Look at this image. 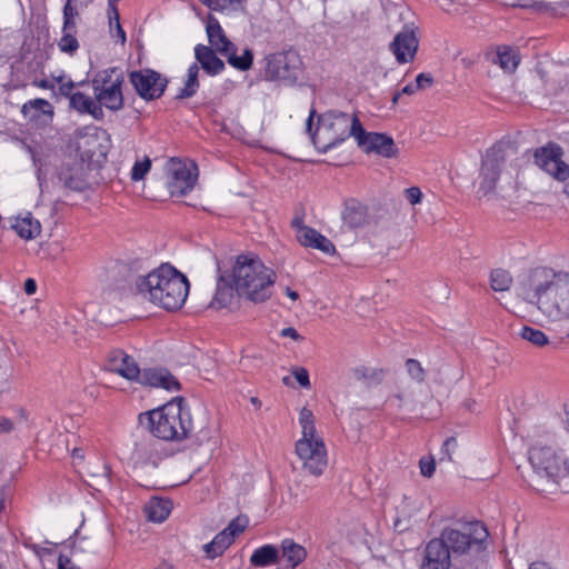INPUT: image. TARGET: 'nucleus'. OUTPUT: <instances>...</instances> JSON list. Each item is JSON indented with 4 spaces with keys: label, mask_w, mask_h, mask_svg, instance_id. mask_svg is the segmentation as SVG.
<instances>
[{
    "label": "nucleus",
    "mask_w": 569,
    "mask_h": 569,
    "mask_svg": "<svg viewBox=\"0 0 569 569\" xmlns=\"http://www.w3.org/2000/svg\"><path fill=\"white\" fill-rule=\"evenodd\" d=\"M526 286L528 301L547 322L569 321V272L537 267L530 270Z\"/></svg>",
    "instance_id": "nucleus-1"
},
{
    "label": "nucleus",
    "mask_w": 569,
    "mask_h": 569,
    "mask_svg": "<svg viewBox=\"0 0 569 569\" xmlns=\"http://www.w3.org/2000/svg\"><path fill=\"white\" fill-rule=\"evenodd\" d=\"M187 277L169 263L137 276L132 290L143 300L167 311H177L184 305L189 293Z\"/></svg>",
    "instance_id": "nucleus-2"
},
{
    "label": "nucleus",
    "mask_w": 569,
    "mask_h": 569,
    "mask_svg": "<svg viewBox=\"0 0 569 569\" xmlns=\"http://www.w3.org/2000/svg\"><path fill=\"white\" fill-rule=\"evenodd\" d=\"M277 274L254 254H240L232 268V283L239 297L264 302L271 297Z\"/></svg>",
    "instance_id": "nucleus-3"
},
{
    "label": "nucleus",
    "mask_w": 569,
    "mask_h": 569,
    "mask_svg": "<svg viewBox=\"0 0 569 569\" xmlns=\"http://www.w3.org/2000/svg\"><path fill=\"white\" fill-rule=\"evenodd\" d=\"M139 421L156 438L162 440H182L192 431V419L182 400L169 401L166 405L140 413Z\"/></svg>",
    "instance_id": "nucleus-4"
},
{
    "label": "nucleus",
    "mask_w": 569,
    "mask_h": 569,
    "mask_svg": "<svg viewBox=\"0 0 569 569\" xmlns=\"http://www.w3.org/2000/svg\"><path fill=\"white\" fill-rule=\"evenodd\" d=\"M437 538L456 562H462L478 558L487 549L489 532L476 520L445 527Z\"/></svg>",
    "instance_id": "nucleus-5"
},
{
    "label": "nucleus",
    "mask_w": 569,
    "mask_h": 569,
    "mask_svg": "<svg viewBox=\"0 0 569 569\" xmlns=\"http://www.w3.org/2000/svg\"><path fill=\"white\" fill-rule=\"evenodd\" d=\"M299 425L301 438L295 443V453L305 471L313 477H320L328 467V452L322 437L316 429L315 415L307 407L299 412Z\"/></svg>",
    "instance_id": "nucleus-6"
},
{
    "label": "nucleus",
    "mask_w": 569,
    "mask_h": 569,
    "mask_svg": "<svg viewBox=\"0 0 569 569\" xmlns=\"http://www.w3.org/2000/svg\"><path fill=\"white\" fill-rule=\"evenodd\" d=\"M361 122L353 114L328 111L318 118V126L312 133V142L318 151L325 153L343 142L349 137L358 134Z\"/></svg>",
    "instance_id": "nucleus-7"
},
{
    "label": "nucleus",
    "mask_w": 569,
    "mask_h": 569,
    "mask_svg": "<svg viewBox=\"0 0 569 569\" xmlns=\"http://www.w3.org/2000/svg\"><path fill=\"white\" fill-rule=\"evenodd\" d=\"M206 32L210 48L227 58L234 69L248 71L253 64V51L246 48L241 56H237V47L228 39L218 19L209 13L206 19Z\"/></svg>",
    "instance_id": "nucleus-8"
},
{
    "label": "nucleus",
    "mask_w": 569,
    "mask_h": 569,
    "mask_svg": "<svg viewBox=\"0 0 569 569\" xmlns=\"http://www.w3.org/2000/svg\"><path fill=\"white\" fill-rule=\"evenodd\" d=\"M511 153H513L512 147L505 141H499L487 150L479 174V192L483 196L496 190L497 182Z\"/></svg>",
    "instance_id": "nucleus-9"
},
{
    "label": "nucleus",
    "mask_w": 569,
    "mask_h": 569,
    "mask_svg": "<svg viewBox=\"0 0 569 569\" xmlns=\"http://www.w3.org/2000/svg\"><path fill=\"white\" fill-rule=\"evenodd\" d=\"M123 73L118 68L99 71L92 79L96 100L100 107L118 111L123 107Z\"/></svg>",
    "instance_id": "nucleus-10"
},
{
    "label": "nucleus",
    "mask_w": 569,
    "mask_h": 569,
    "mask_svg": "<svg viewBox=\"0 0 569 569\" xmlns=\"http://www.w3.org/2000/svg\"><path fill=\"white\" fill-rule=\"evenodd\" d=\"M264 80L293 84L301 72L302 61L295 50L270 53L264 58Z\"/></svg>",
    "instance_id": "nucleus-11"
},
{
    "label": "nucleus",
    "mask_w": 569,
    "mask_h": 569,
    "mask_svg": "<svg viewBox=\"0 0 569 569\" xmlns=\"http://www.w3.org/2000/svg\"><path fill=\"white\" fill-rule=\"evenodd\" d=\"M532 162L541 171L558 181L569 179V164L563 160L562 147L553 141L538 147L531 151Z\"/></svg>",
    "instance_id": "nucleus-12"
},
{
    "label": "nucleus",
    "mask_w": 569,
    "mask_h": 569,
    "mask_svg": "<svg viewBox=\"0 0 569 569\" xmlns=\"http://www.w3.org/2000/svg\"><path fill=\"white\" fill-rule=\"evenodd\" d=\"M129 80L138 96L146 101L159 99L168 84L167 78L152 69L132 71Z\"/></svg>",
    "instance_id": "nucleus-13"
},
{
    "label": "nucleus",
    "mask_w": 569,
    "mask_h": 569,
    "mask_svg": "<svg viewBox=\"0 0 569 569\" xmlns=\"http://www.w3.org/2000/svg\"><path fill=\"white\" fill-rule=\"evenodd\" d=\"M197 179L198 168L194 163L186 164L180 160H170L168 189L171 196L181 197L190 192Z\"/></svg>",
    "instance_id": "nucleus-14"
},
{
    "label": "nucleus",
    "mask_w": 569,
    "mask_h": 569,
    "mask_svg": "<svg viewBox=\"0 0 569 569\" xmlns=\"http://www.w3.org/2000/svg\"><path fill=\"white\" fill-rule=\"evenodd\" d=\"M418 27L411 22L403 26L389 44L398 63L412 62L419 48Z\"/></svg>",
    "instance_id": "nucleus-15"
},
{
    "label": "nucleus",
    "mask_w": 569,
    "mask_h": 569,
    "mask_svg": "<svg viewBox=\"0 0 569 569\" xmlns=\"http://www.w3.org/2000/svg\"><path fill=\"white\" fill-rule=\"evenodd\" d=\"M356 141L367 153L373 152L385 158H395L399 153V149L390 136L379 132H366L362 126L358 127Z\"/></svg>",
    "instance_id": "nucleus-16"
},
{
    "label": "nucleus",
    "mask_w": 569,
    "mask_h": 569,
    "mask_svg": "<svg viewBox=\"0 0 569 569\" xmlns=\"http://www.w3.org/2000/svg\"><path fill=\"white\" fill-rule=\"evenodd\" d=\"M560 456L549 447H533L529 451V461L538 477L553 482Z\"/></svg>",
    "instance_id": "nucleus-17"
},
{
    "label": "nucleus",
    "mask_w": 569,
    "mask_h": 569,
    "mask_svg": "<svg viewBox=\"0 0 569 569\" xmlns=\"http://www.w3.org/2000/svg\"><path fill=\"white\" fill-rule=\"evenodd\" d=\"M107 367L109 371L117 373L131 382H138L141 377L142 370L136 359L122 349H114L109 352Z\"/></svg>",
    "instance_id": "nucleus-18"
},
{
    "label": "nucleus",
    "mask_w": 569,
    "mask_h": 569,
    "mask_svg": "<svg viewBox=\"0 0 569 569\" xmlns=\"http://www.w3.org/2000/svg\"><path fill=\"white\" fill-rule=\"evenodd\" d=\"M144 387L178 391L181 386L178 379L166 368H146L141 371L138 382Z\"/></svg>",
    "instance_id": "nucleus-19"
},
{
    "label": "nucleus",
    "mask_w": 569,
    "mask_h": 569,
    "mask_svg": "<svg viewBox=\"0 0 569 569\" xmlns=\"http://www.w3.org/2000/svg\"><path fill=\"white\" fill-rule=\"evenodd\" d=\"M423 553L421 569H450L456 562L438 538L426 545Z\"/></svg>",
    "instance_id": "nucleus-20"
},
{
    "label": "nucleus",
    "mask_w": 569,
    "mask_h": 569,
    "mask_svg": "<svg viewBox=\"0 0 569 569\" xmlns=\"http://www.w3.org/2000/svg\"><path fill=\"white\" fill-rule=\"evenodd\" d=\"M59 182L64 189L83 191L88 187L84 166L80 162L63 166L58 173Z\"/></svg>",
    "instance_id": "nucleus-21"
},
{
    "label": "nucleus",
    "mask_w": 569,
    "mask_h": 569,
    "mask_svg": "<svg viewBox=\"0 0 569 569\" xmlns=\"http://www.w3.org/2000/svg\"><path fill=\"white\" fill-rule=\"evenodd\" d=\"M302 233L297 237L298 242L311 249H317L326 254H333L336 252L335 244L323 234L316 229L302 228Z\"/></svg>",
    "instance_id": "nucleus-22"
},
{
    "label": "nucleus",
    "mask_w": 569,
    "mask_h": 569,
    "mask_svg": "<svg viewBox=\"0 0 569 569\" xmlns=\"http://www.w3.org/2000/svg\"><path fill=\"white\" fill-rule=\"evenodd\" d=\"M194 56L201 68L210 76L219 74L224 70V62L217 57L216 50L208 46H196Z\"/></svg>",
    "instance_id": "nucleus-23"
},
{
    "label": "nucleus",
    "mask_w": 569,
    "mask_h": 569,
    "mask_svg": "<svg viewBox=\"0 0 569 569\" xmlns=\"http://www.w3.org/2000/svg\"><path fill=\"white\" fill-rule=\"evenodd\" d=\"M69 106L77 112L81 114H90L97 120H100L103 117L102 108L98 104L97 100L80 91H76L70 97Z\"/></svg>",
    "instance_id": "nucleus-24"
},
{
    "label": "nucleus",
    "mask_w": 569,
    "mask_h": 569,
    "mask_svg": "<svg viewBox=\"0 0 569 569\" xmlns=\"http://www.w3.org/2000/svg\"><path fill=\"white\" fill-rule=\"evenodd\" d=\"M491 62L498 64L505 72L513 73L520 63L519 50L510 46H498Z\"/></svg>",
    "instance_id": "nucleus-25"
},
{
    "label": "nucleus",
    "mask_w": 569,
    "mask_h": 569,
    "mask_svg": "<svg viewBox=\"0 0 569 569\" xmlns=\"http://www.w3.org/2000/svg\"><path fill=\"white\" fill-rule=\"evenodd\" d=\"M12 229L17 232V234L24 239L30 240L38 237L41 232L40 222L34 219L31 213H27L23 217H17L14 222L12 223Z\"/></svg>",
    "instance_id": "nucleus-26"
},
{
    "label": "nucleus",
    "mask_w": 569,
    "mask_h": 569,
    "mask_svg": "<svg viewBox=\"0 0 569 569\" xmlns=\"http://www.w3.org/2000/svg\"><path fill=\"white\" fill-rule=\"evenodd\" d=\"M342 220L349 228H359L367 222V209L356 200L348 201L342 211Z\"/></svg>",
    "instance_id": "nucleus-27"
},
{
    "label": "nucleus",
    "mask_w": 569,
    "mask_h": 569,
    "mask_svg": "<svg viewBox=\"0 0 569 569\" xmlns=\"http://www.w3.org/2000/svg\"><path fill=\"white\" fill-rule=\"evenodd\" d=\"M148 520L163 522L171 512V502L166 499L153 498L144 507Z\"/></svg>",
    "instance_id": "nucleus-28"
},
{
    "label": "nucleus",
    "mask_w": 569,
    "mask_h": 569,
    "mask_svg": "<svg viewBox=\"0 0 569 569\" xmlns=\"http://www.w3.org/2000/svg\"><path fill=\"white\" fill-rule=\"evenodd\" d=\"M279 550L273 545H264L253 551L250 563L253 567H268L278 562Z\"/></svg>",
    "instance_id": "nucleus-29"
},
{
    "label": "nucleus",
    "mask_w": 569,
    "mask_h": 569,
    "mask_svg": "<svg viewBox=\"0 0 569 569\" xmlns=\"http://www.w3.org/2000/svg\"><path fill=\"white\" fill-rule=\"evenodd\" d=\"M233 541L231 535L222 530L209 543L203 546V550L210 559H214L221 556Z\"/></svg>",
    "instance_id": "nucleus-30"
},
{
    "label": "nucleus",
    "mask_w": 569,
    "mask_h": 569,
    "mask_svg": "<svg viewBox=\"0 0 569 569\" xmlns=\"http://www.w3.org/2000/svg\"><path fill=\"white\" fill-rule=\"evenodd\" d=\"M282 557L296 568L307 557V550L301 545L296 543L292 539H284L281 542Z\"/></svg>",
    "instance_id": "nucleus-31"
},
{
    "label": "nucleus",
    "mask_w": 569,
    "mask_h": 569,
    "mask_svg": "<svg viewBox=\"0 0 569 569\" xmlns=\"http://www.w3.org/2000/svg\"><path fill=\"white\" fill-rule=\"evenodd\" d=\"M351 373L355 380L362 381L367 386H370L372 383L379 385L382 382L385 377L383 369L369 368L366 366H358L353 368Z\"/></svg>",
    "instance_id": "nucleus-32"
},
{
    "label": "nucleus",
    "mask_w": 569,
    "mask_h": 569,
    "mask_svg": "<svg viewBox=\"0 0 569 569\" xmlns=\"http://www.w3.org/2000/svg\"><path fill=\"white\" fill-rule=\"evenodd\" d=\"M199 67L197 63H192L188 69L187 81L184 87L177 94V99H187L196 94L199 89Z\"/></svg>",
    "instance_id": "nucleus-33"
},
{
    "label": "nucleus",
    "mask_w": 569,
    "mask_h": 569,
    "mask_svg": "<svg viewBox=\"0 0 569 569\" xmlns=\"http://www.w3.org/2000/svg\"><path fill=\"white\" fill-rule=\"evenodd\" d=\"M513 282L511 273L502 268L493 269L490 273V287L495 291H508Z\"/></svg>",
    "instance_id": "nucleus-34"
},
{
    "label": "nucleus",
    "mask_w": 569,
    "mask_h": 569,
    "mask_svg": "<svg viewBox=\"0 0 569 569\" xmlns=\"http://www.w3.org/2000/svg\"><path fill=\"white\" fill-rule=\"evenodd\" d=\"M557 469L553 483H556L561 491L569 493V457H561Z\"/></svg>",
    "instance_id": "nucleus-35"
},
{
    "label": "nucleus",
    "mask_w": 569,
    "mask_h": 569,
    "mask_svg": "<svg viewBox=\"0 0 569 569\" xmlns=\"http://www.w3.org/2000/svg\"><path fill=\"white\" fill-rule=\"evenodd\" d=\"M519 335L523 340L529 341L536 347H543L549 342L548 337L543 331L529 326H525Z\"/></svg>",
    "instance_id": "nucleus-36"
},
{
    "label": "nucleus",
    "mask_w": 569,
    "mask_h": 569,
    "mask_svg": "<svg viewBox=\"0 0 569 569\" xmlns=\"http://www.w3.org/2000/svg\"><path fill=\"white\" fill-rule=\"evenodd\" d=\"M31 110L41 111L43 114H50V116L53 114L52 104L48 100L42 99V98L29 100L21 108V112L24 116H28Z\"/></svg>",
    "instance_id": "nucleus-37"
},
{
    "label": "nucleus",
    "mask_w": 569,
    "mask_h": 569,
    "mask_svg": "<svg viewBox=\"0 0 569 569\" xmlns=\"http://www.w3.org/2000/svg\"><path fill=\"white\" fill-rule=\"evenodd\" d=\"M74 32H64L58 41V48L61 52L73 56L79 49V41Z\"/></svg>",
    "instance_id": "nucleus-38"
},
{
    "label": "nucleus",
    "mask_w": 569,
    "mask_h": 569,
    "mask_svg": "<svg viewBox=\"0 0 569 569\" xmlns=\"http://www.w3.org/2000/svg\"><path fill=\"white\" fill-rule=\"evenodd\" d=\"M233 300V290L232 287H228L227 284L219 286L214 293L213 300L211 302L212 306L217 308H226Z\"/></svg>",
    "instance_id": "nucleus-39"
},
{
    "label": "nucleus",
    "mask_w": 569,
    "mask_h": 569,
    "mask_svg": "<svg viewBox=\"0 0 569 569\" xmlns=\"http://www.w3.org/2000/svg\"><path fill=\"white\" fill-rule=\"evenodd\" d=\"M151 169V160L144 157L143 160H137L131 170V180L140 181Z\"/></svg>",
    "instance_id": "nucleus-40"
},
{
    "label": "nucleus",
    "mask_w": 569,
    "mask_h": 569,
    "mask_svg": "<svg viewBox=\"0 0 569 569\" xmlns=\"http://www.w3.org/2000/svg\"><path fill=\"white\" fill-rule=\"evenodd\" d=\"M249 520L246 516H238L234 519H232L228 527L223 530L226 532H229L231 535V538L234 540L236 536L241 533L248 526Z\"/></svg>",
    "instance_id": "nucleus-41"
},
{
    "label": "nucleus",
    "mask_w": 569,
    "mask_h": 569,
    "mask_svg": "<svg viewBox=\"0 0 569 569\" xmlns=\"http://www.w3.org/2000/svg\"><path fill=\"white\" fill-rule=\"evenodd\" d=\"M406 368L409 376L418 382H422L426 377L425 369L421 363L416 359H408L406 361Z\"/></svg>",
    "instance_id": "nucleus-42"
},
{
    "label": "nucleus",
    "mask_w": 569,
    "mask_h": 569,
    "mask_svg": "<svg viewBox=\"0 0 569 569\" xmlns=\"http://www.w3.org/2000/svg\"><path fill=\"white\" fill-rule=\"evenodd\" d=\"M19 421L0 415V439L13 433L18 428Z\"/></svg>",
    "instance_id": "nucleus-43"
},
{
    "label": "nucleus",
    "mask_w": 569,
    "mask_h": 569,
    "mask_svg": "<svg viewBox=\"0 0 569 569\" xmlns=\"http://www.w3.org/2000/svg\"><path fill=\"white\" fill-rule=\"evenodd\" d=\"M420 472L422 476L430 478L436 470V462L432 457H422L419 461Z\"/></svg>",
    "instance_id": "nucleus-44"
},
{
    "label": "nucleus",
    "mask_w": 569,
    "mask_h": 569,
    "mask_svg": "<svg viewBox=\"0 0 569 569\" xmlns=\"http://www.w3.org/2000/svg\"><path fill=\"white\" fill-rule=\"evenodd\" d=\"M458 447V442H457V439L455 437H449L442 445V448H441V460H443L445 458L448 460V461H452V452L457 449Z\"/></svg>",
    "instance_id": "nucleus-45"
},
{
    "label": "nucleus",
    "mask_w": 569,
    "mask_h": 569,
    "mask_svg": "<svg viewBox=\"0 0 569 569\" xmlns=\"http://www.w3.org/2000/svg\"><path fill=\"white\" fill-rule=\"evenodd\" d=\"M292 375L299 382V385L303 388H310V379H309V372L303 367H296L292 370Z\"/></svg>",
    "instance_id": "nucleus-46"
},
{
    "label": "nucleus",
    "mask_w": 569,
    "mask_h": 569,
    "mask_svg": "<svg viewBox=\"0 0 569 569\" xmlns=\"http://www.w3.org/2000/svg\"><path fill=\"white\" fill-rule=\"evenodd\" d=\"M406 199L410 204L415 206L421 202L422 192L419 187H410L405 190Z\"/></svg>",
    "instance_id": "nucleus-47"
},
{
    "label": "nucleus",
    "mask_w": 569,
    "mask_h": 569,
    "mask_svg": "<svg viewBox=\"0 0 569 569\" xmlns=\"http://www.w3.org/2000/svg\"><path fill=\"white\" fill-rule=\"evenodd\" d=\"M433 84V78L429 73H419L416 78L415 88L417 90H425Z\"/></svg>",
    "instance_id": "nucleus-48"
},
{
    "label": "nucleus",
    "mask_w": 569,
    "mask_h": 569,
    "mask_svg": "<svg viewBox=\"0 0 569 569\" xmlns=\"http://www.w3.org/2000/svg\"><path fill=\"white\" fill-rule=\"evenodd\" d=\"M120 0H108L107 12H108L109 21H110V27H112L113 22L118 23V21H120V17H119V12H118V7H117V3Z\"/></svg>",
    "instance_id": "nucleus-49"
},
{
    "label": "nucleus",
    "mask_w": 569,
    "mask_h": 569,
    "mask_svg": "<svg viewBox=\"0 0 569 569\" xmlns=\"http://www.w3.org/2000/svg\"><path fill=\"white\" fill-rule=\"evenodd\" d=\"M76 86H77L76 82L68 79L66 83H62L61 86H59V94L70 99V97L74 93L73 89L76 88Z\"/></svg>",
    "instance_id": "nucleus-50"
},
{
    "label": "nucleus",
    "mask_w": 569,
    "mask_h": 569,
    "mask_svg": "<svg viewBox=\"0 0 569 569\" xmlns=\"http://www.w3.org/2000/svg\"><path fill=\"white\" fill-rule=\"evenodd\" d=\"M291 227L296 231V238L300 236L303 231L302 228H309V226L305 224L302 216H295L291 220Z\"/></svg>",
    "instance_id": "nucleus-51"
},
{
    "label": "nucleus",
    "mask_w": 569,
    "mask_h": 569,
    "mask_svg": "<svg viewBox=\"0 0 569 569\" xmlns=\"http://www.w3.org/2000/svg\"><path fill=\"white\" fill-rule=\"evenodd\" d=\"M203 6L209 8L212 11H223L222 0H199Z\"/></svg>",
    "instance_id": "nucleus-52"
},
{
    "label": "nucleus",
    "mask_w": 569,
    "mask_h": 569,
    "mask_svg": "<svg viewBox=\"0 0 569 569\" xmlns=\"http://www.w3.org/2000/svg\"><path fill=\"white\" fill-rule=\"evenodd\" d=\"M58 569H79L67 556L60 555L58 558Z\"/></svg>",
    "instance_id": "nucleus-53"
},
{
    "label": "nucleus",
    "mask_w": 569,
    "mask_h": 569,
    "mask_svg": "<svg viewBox=\"0 0 569 569\" xmlns=\"http://www.w3.org/2000/svg\"><path fill=\"white\" fill-rule=\"evenodd\" d=\"M79 17V11L74 4H64L63 7V18L77 19Z\"/></svg>",
    "instance_id": "nucleus-54"
},
{
    "label": "nucleus",
    "mask_w": 569,
    "mask_h": 569,
    "mask_svg": "<svg viewBox=\"0 0 569 569\" xmlns=\"http://www.w3.org/2000/svg\"><path fill=\"white\" fill-rule=\"evenodd\" d=\"M62 31L77 33L76 19L63 18Z\"/></svg>",
    "instance_id": "nucleus-55"
},
{
    "label": "nucleus",
    "mask_w": 569,
    "mask_h": 569,
    "mask_svg": "<svg viewBox=\"0 0 569 569\" xmlns=\"http://www.w3.org/2000/svg\"><path fill=\"white\" fill-rule=\"evenodd\" d=\"M246 0H222L223 3V11L228 8H232L234 10L237 9H243V3Z\"/></svg>",
    "instance_id": "nucleus-56"
},
{
    "label": "nucleus",
    "mask_w": 569,
    "mask_h": 569,
    "mask_svg": "<svg viewBox=\"0 0 569 569\" xmlns=\"http://www.w3.org/2000/svg\"><path fill=\"white\" fill-rule=\"evenodd\" d=\"M281 336L282 337H289V338H291V339H293L296 341L302 339V337L299 335V332L295 328H292V327H288V328L282 329Z\"/></svg>",
    "instance_id": "nucleus-57"
},
{
    "label": "nucleus",
    "mask_w": 569,
    "mask_h": 569,
    "mask_svg": "<svg viewBox=\"0 0 569 569\" xmlns=\"http://www.w3.org/2000/svg\"><path fill=\"white\" fill-rule=\"evenodd\" d=\"M23 289H24L27 295H29V296L33 295L36 292V290H37L36 281L32 278H28L24 281Z\"/></svg>",
    "instance_id": "nucleus-58"
},
{
    "label": "nucleus",
    "mask_w": 569,
    "mask_h": 569,
    "mask_svg": "<svg viewBox=\"0 0 569 569\" xmlns=\"http://www.w3.org/2000/svg\"><path fill=\"white\" fill-rule=\"evenodd\" d=\"M32 84L37 88L52 90L54 86L48 81L47 79H36L32 81Z\"/></svg>",
    "instance_id": "nucleus-59"
},
{
    "label": "nucleus",
    "mask_w": 569,
    "mask_h": 569,
    "mask_svg": "<svg viewBox=\"0 0 569 569\" xmlns=\"http://www.w3.org/2000/svg\"><path fill=\"white\" fill-rule=\"evenodd\" d=\"M389 401L398 409L402 408L403 397L400 393L393 395L389 398Z\"/></svg>",
    "instance_id": "nucleus-60"
},
{
    "label": "nucleus",
    "mask_w": 569,
    "mask_h": 569,
    "mask_svg": "<svg viewBox=\"0 0 569 569\" xmlns=\"http://www.w3.org/2000/svg\"><path fill=\"white\" fill-rule=\"evenodd\" d=\"M114 26H116L117 36L119 38L120 43L124 44L126 40H127V37H126L124 30L122 29V27L120 24V21H118V23H114Z\"/></svg>",
    "instance_id": "nucleus-61"
},
{
    "label": "nucleus",
    "mask_w": 569,
    "mask_h": 569,
    "mask_svg": "<svg viewBox=\"0 0 569 569\" xmlns=\"http://www.w3.org/2000/svg\"><path fill=\"white\" fill-rule=\"evenodd\" d=\"M417 91H418V90H417V88H415V83H409V84H407V86H405V87L402 88V90L400 91V93H401V94H408V96H410V94L416 93Z\"/></svg>",
    "instance_id": "nucleus-62"
},
{
    "label": "nucleus",
    "mask_w": 569,
    "mask_h": 569,
    "mask_svg": "<svg viewBox=\"0 0 569 569\" xmlns=\"http://www.w3.org/2000/svg\"><path fill=\"white\" fill-rule=\"evenodd\" d=\"M284 292L293 301L299 299V293L289 287L286 288Z\"/></svg>",
    "instance_id": "nucleus-63"
},
{
    "label": "nucleus",
    "mask_w": 569,
    "mask_h": 569,
    "mask_svg": "<svg viewBox=\"0 0 569 569\" xmlns=\"http://www.w3.org/2000/svg\"><path fill=\"white\" fill-rule=\"evenodd\" d=\"M72 457H73V458L83 459L82 450H81V449H78V448H74V449L72 450Z\"/></svg>",
    "instance_id": "nucleus-64"
}]
</instances>
